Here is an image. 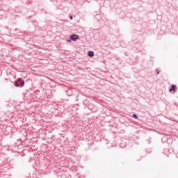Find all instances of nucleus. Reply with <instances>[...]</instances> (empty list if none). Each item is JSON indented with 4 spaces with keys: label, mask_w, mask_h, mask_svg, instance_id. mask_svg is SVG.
Listing matches in <instances>:
<instances>
[{
    "label": "nucleus",
    "mask_w": 178,
    "mask_h": 178,
    "mask_svg": "<svg viewBox=\"0 0 178 178\" xmlns=\"http://www.w3.org/2000/svg\"><path fill=\"white\" fill-rule=\"evenodd\" d=\"M80 38V36L79 35L73 34L70 35V40L72 41H76Z\"/></svg>",
    "instance_id": "1"
},
{
    "label": "nucleus",
    "mask_w": 178,
    "mask_h": 178,
    "mask_svg": "<svg viewBox=\"0 0 178 178\" xmlns=\"http://www.w3.org/2000/svg\"><path fill=\"white\" fill-rule=\"evenodd\" d=\"M176 90H177V86L176 85L172 84L171 86V88L169 90L170 92H172V91H174V92H176Z\"/></svg>",
    "instance_id": "2"
},
{
    "label": "nucleus",
    "mask_w": 178,
    "mask_h": 178,
    "mask_svg": "<svg viewBox=\"0 0 178 178\" xmlns=\"http://www.w3.org/2000/svg\"><path fill=\"white\" fill-rule=\"evenodd\" d=\"M19 83H20V86L23 87L24 86V81H22V78L18 79Z\"/></svg>",
    "instance_id": "3"
},
{
    "label": "nucleus",
    "mask_w": 178,
    "mask_h": 178,
    "mask_svg": "<svg viewBox=\"0 0 178 178\" xmlns=\"http://www.w3.org/2000/svg\"><path fill=\"white\" fill-rule=\"evenodd\" d=\"M88 55L90 57L92 58V56H94V51H90L88 52Z\"/></svg>",
    "instance_id": "4"
},
{
    "label": "nucleus",
    "mask_w": 178,
    "mask_h": 178,
    "mask_svg": "<svg viewBox=\"0 0 178 178\" xmlns=\"http://www.w3.org/2000/svg\"><path fill=\"white\" fill-rule=\"evenodd\" d=\"M15 87H19V79L15 82Z\"/></svg>",
    "instance_id": "5"
},
{
    "label": "nucleus",
    "mask_w": 178,
    "mask_h": 178,
    "mask_svg": "<svg viewBox=\"0 0 178 178\" xmlns=\"http://www.w3.org/2000/svg\"><path fill=\"white\" fill-rule=\"evenodd\" d=\"M132 118H134V119H138V116H137L136 114H133Z\"/></svg>",
    "instance_id": "6"
},
{
    "label": "nucleus",
    "mask_w": 178,
    "mask_h": 178,
    "mask_svg": "<svg viewBox=\"0 0 178 178\" xmlns=\"http://www.w3.org/2000/svg\"><path fill=\"white\" fill-rule=\"evenodd\" d=\"M70 20H73V17L72 15L70 16Z\"/></svg>",
    "instance_id": "7"
},
{
    "label": "nucleus",
    "mask_w": 178,
    "mask_h": 178,
    "mask_svg": "<svg viewBox=\"0 0 178 178\" xmlns=\"http://www.w3.org/2000/svg\"><path fill=\"white\" fill-rule=\"evenodd\" d=\"M176 156H177V158H178V152H177Z\"/></svg>",
    "instance_id": "8"
},
{
    "label": "nucleus",
    "mask_w": 178,
    "mask_h": 178,
    "mask_svg": "<svg viewBox=\"0 0 178 178\" xmlns=\"http://www.w3.org/2000/svg\"><path fill=\"white\" fill-rule=\"evenodd\" d=\"M156 74H159V71H157Z\"/></svg>",
    "instance_id": "9"
}]
</instances>
